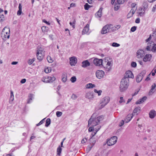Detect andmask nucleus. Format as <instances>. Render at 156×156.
<instances>
[{
  "instance_id": "1",
  "label": "nucleus",
  "mask_w": 156,
  "mask_h": 156,
  "mask_svg": "<svg viewBox=\"0 0 156 156\" xmlns=\"http://www.w3.org/2000/svg\"><path fill=\"white\" fill-rule=\"evenodd\" d=\"M102 60L101 59L95 58L93 60V63L96 66H100L102 65L105 69V71L108 72L111 69L112 66V62L108 61V60L105 61L103 63Z\"/></svg>"
},
{
  "instance_id": "2",
  "label": "nucleus",
  "mask_w": 156,
  "mask_h": 156,
  "mask_svg": "<svg viewBox=\"0 0 156 156\" xmlns=\"http://www.w3.org/2000/svg\"><path fill=\"white\" fill-rule=\"evenodd\" d=\"M94 114H93L88 122V126L92 125V126H94L99 124L100 122L102 121L104 119V116L103 115H100L96 118H94Z\"/></svg>"
},
{
  "instance_id": "3",
  "label": "nucleus",
  "mask_w": 156,
  "mask_h": 156,
  "mask_svg": "<svg viewBox=\"0 0 156 156\" xmlns=\"http://www.w3.org/2000/svg\"><path fill=\"white\" fill-rule=\"evenodd\" d=\"M129 85V80L127 78H122L121 81L119 90L121 92L125 91L128 89Z\"/></svg>"
},
{
  "instance_id": "4",
  "label": "nucleus",
  "mask_w": 156,
  "mask_h": 156,
  "mask_svg": "<svg viewBox=\"0 0 156 156\" xmlns=\"http://www.w3.org/2000/svg\"><path fill=\"white\" fill-rule=\"evenodd\" d=\"M146 49L148 51H151L155 52L156 51V44H155L154 42L150 41L147 43Z\"/></svg>"
},
{
  "instance_id": "5",
  "label": "nucleus",
  "mask_w": 156,
  "mask_h": 156,
  "mask_svg": "<svg viewBox=\"0 0 156 156\" xmlns=\"http://www.w3.org/2000/svg\"><path fill=\"white\" fill-rule=\"evenodd\" d=\"M117 137L116 136L112 137L110 139L107 140L106 143L108 146H112L114 145L117 142Z\"/></svg>"
},
{
  "instance_id": "6",
  "label": "nucleus",
  "mask_w": 156,
  "mask_h": 156,
  "mask_svg": "<svg viewBox=\"0 0 156 156\" xmlns=\"http://www.w3.org/2000/svg\"><path fill=\"white\" fill-rule=\"evenodd\" d=\"M3 32L4 33L5 38V39H9L10 36V28L6 27H5L3 30Z\"/></svg>"
},
{
  "instance_id": "7",
  "label": "nucleus",
  "mask_w": 156,
  "mask_h": 156,
  "mask_svg": "<svg viewBox=\"0 0 156 156\" xmlns=\"http://www.w3.org/2000/svg\"><path fill=\"white\" fill-rule=\"evenodd\" d=\"M109 32H110V24L106 25L103 27L101 31V33L104 34Z\"/></svg>"
},
{
  "instance_id": "8",
  "label": "nucleus",
  "mask_w": 156,
  "mask_h": 156,
  "mask_svg": "<svg viewBox=\"0 0 156 156\" xmlns=\"http://www.w3.org/2000/svg\"><path fill=\"white\" fill-rule=\"evenodd\" d=\"M145 71H142L139 73L136 76V81L138 83L140 82L142 80L143 77L145 74Z\"/></svg>"
},
{
  "instance_id": "9",
  "label": "nucleus",
  "mask_w": 156,
  "mask_h": 156,
  "mask_svg": "<svg viewBox=\"0 0 156 156\" xmlns=\"http://www.w3.org/2000/svg\"><path fill=\"white\" fill-rule=\"evenodd\" d=\"M133 77L134 76L132 72L131 71L128 70L126 71L125 74L123 78L129 79V78H133Z\"/></svg>"
},
{
  "instance_id": "10",
  "label": "nucleus",
  "mask_w": 156,
  "mask_h": 156,
  "mask_svg": "<svg viewBox=\"0 0 156 156\" xmlns=\"http://www.w3.org/2000/svg\"><path fill=\"white\" fill-rule=\"evenodd\" d=\"M121 26L120 25H117L113 26L112 24H110V32H114L120 28Z\"/></svg>"
},
{
  "instance_id": "11",
  "label": "nucleus",
  "mask_w": 156,
  "mask_h": 156,
  "mask_svg": "<svg viewBox=\"0 0 156 156\" xmlns=\"http://www.w3.org/2000/svg\"><path fill=\"white\" fill-rule=\"evenodd\" d=\"M104 74V72L102 70H98L96 73V77L99 79H101L103 77Z\"/></svg>"
},
{
  "instance_id": "12",
  "label": "nucleus",
  "mask_w": 156,
  "mask_h": 156,
  "mask_svg": "<svg viewBox=\"0 0 156 156\" xmlns=\"http://www.w3.org/2000/svg\"><path fill=\"white\" fill-rule=\"evenodd\" d=\"M136 56L138 58H141L144 55V51L142 49H139L137 51L136 53Z\"/></svg>"
},
{
  "instance_id": "13",
  "label": "nucleus",
  "mask_w": 156,
  "mask_h": 156,
  "mask_svg": "<svg viewBox=\"0 0 156 156\" xmlns=\"http://www.w3.org/2000/svg\"><path fill=\"white\" fill-rule=\"evenodd\" d=\"M69 60L70 65L72 66H75L77 62V59L75 57L70 58Z\"/></svg>"
},
{
  "instance_id": "14",
  "label": "nucleus",
  "mask_w": 156,
  "mask_h": 156,
  "mask_svg": "<svg viewBox=\"0 0 156 156\" xmlns=\"http://www.w3.org/2000/svg\"><path fill=\"white\" fill-rule=\"evenodd\" d=\"M85 97L89 99H92L94 98L93 93L92 92H89L86 93Z\"/></svg>"
},
{
  "instance_id": "15",
  "label": "nucleus",
  "mask_w": 156,
  "mask_h": 156,
  "mask_svg": "<svg viewBox=\"0 0 156 156\" xmlns=\"http://www.w3.org/2000/svg\"><path fill=\"white\" fill-rule=\"evenodd\" d=\"M152 57L151 55V54H146L143 59V61L144 62L150 61Z\"/></svg>"
},
{
  "instance_id": "16",
  "label": "nucleus",
  "mask_w": 156,
  "mask_h": 156,
  "mask_svg": "<svg viewBox=\"0 0 156 156\" xmlns=\"http://www.w3.org/2000/svg\"><path fill=\"white\" fill-rule=\"evenodd\" d=\"M147 99V97L146 96H144L141 99L138 100L136 102V104H140L144 102Z\"/></svg>"
},
{
  "instance_id": "17",
  "label": "nucleus",
  "mask_w": 156,
  "mask_h": 156,
  "mask_svg": "<svg viewBox=\"0 0 156 156\" xmlns=\"http://www.w3.org/2000/svg\"><path fill=\"white\" fill-rule=\"evenodd\" d=\"M110 98L109 97L107 96L104 98L102 100V102L105 105H107L109 101Z\"/></svg>"
},
{
  "instance_id": "18",
  "label": "nucleus",
  "mask_w": 156,
  "mask_h": 156,
  "mask_svg": "<svg viewBox=\"0 0 156 156\" xmlns=\"http://www.w3.org/2000/svg\"><path fill=\"white\" fill-rule=\"evenodd\" d=\"M82 66L83 68H86L90 65V62H89L88 60H86L83 61L82 63Z\"/></svg>"
},
{
  "instance_id": "19",
  "label": "nucleus",
  "mask_w": 156,
  "mask_h": 156,
  "mask_svg": "<svg viewBox=\"0 0 156 156\" xmlns=\"http://www.w3.org/2000/svg\"><path fill=\"white\" fill-rule=\"evenodd\" d=\"M133 116V114H128L126 116V119H125V121L127 123L130 121L131 119L132 118Z\"/></svg>"
},
{
  "instance_id": "20",
  "label": "nucleus",
  "mask_w": 156,
  "mask_h": 156,
  "mask_svg": "<svg viewBox=\"0 0 156 156\" xmlns=\"http://www.w3.org/2000/svg\"><path fill=\"white\" fill-rule=\"evenodd\" d=\"M156 112L154 110H151L149 112V115L151 119L154 118L155 116Z\"/></svg>"
},
{
  "instance_id": "21",
  "label": "nucleus",
  "mask_w": 156,
  "mask_h": 156,
  "mask_svg": "<svg viewBox=\"0 0 156 156\" xmlns=\"http://www.w3.org/2000/svg\"><path fill=\"white\" fill-rule=\"evenodd\" d=\"M43 53H37V59L40 61H41L43 58L44 55Z\"/></svg>"
},
{
  "instance_id": "22",
  "label": "nucleus",
  "mask_w": 156,
  "mask_h": 156,
  "mask_svg": "<svg viewBox=\"0 0 156 156\" xmlns=\"http://www.w3.org/2000/svg\"><path fill=\"white\" fill-rule=\"evenodd\" d=\"M102 9L100 8L98 11L95 14V16L97 18H100L102 16Z\"/></svg>"
},
{
  "instance_id": "23",
  "label": "nucleus",
  "mask_w": 156,
  "mask_h": 156,
  "mask_svg": "<svg viewBox=\"0 0 156 156\" xmlns=\"http://www.w3.org/2000/svg\"><path fill=\"white\" fill-rule=\"evenodd\" d=\"M89 25L87 24L86 26L84 27L82 31L83 34H87L89 31Z\"/></svg>"
},
{
  "instance_id": "24",
  "label": "nucleus",
  "mask_w": 156,
  "mask_h": 156,
  "mask_svg": "<svg viewBox=\"0 0 156 156\" xmlns=\"http://www.w3.org/2000/svg\"><path fill=\"white\" fill-rule=\"evenodd\" d=\"M94 136H93L91 137L90 139V145H92L93 146H94V144H95L96 142V139L93 137Z\"/></svg>"
},
{
  "instance_id": "25",
  "label": "nucleus",
  "mask_w": 156,
  "mask_h": 156,
  "mask_svg": "<svg viewBox=\"0 0 156 156\" xmlns=\"http://www.w3.org/2000/svg\"><path fill=\"white\" fill-rule=\"evenodd\" d=\"M48 83H52L55 80V76H48L47 77Z\"/></svg>"
},
{
  "instance_id": "26",
  "label": "nucleus",
  "mask_w": 156,
  "mask_h": 156,
  "mask_svg": "<svg viewBox=\"0 0 156 156\" xmlns=\"http://www.w3.org/2000/svg\"><path fill=\"white\" fill-rule=\"evenodd\" d=\"M37 53H43L44 54V49L43 48L38 46L37 47Z\"/></svg>"
},
{
  "instance_id": "27",
  "label": "nucleus",
  "mask_w": 156,
  "mask_h": 156,
  "mask_svg": "<svg viewBox=\"0 0 156 156\" xmlns=\"http://www.w3.org/2000/svg\"><path fill=\"white\" fill-rule=\"evenodd\" d=\"M95 85L91 83H89L87 84L86 85V87L87 88H91L95 87Z\"/></svg>"
},
{
  "instance_id": "28",
  "label": "nucleus",
  "mask_w": 156,
  "mask_h": 156,
  "mask_svg": "<svg viewBox=\"0 0 156 156\" xmlns=\"http://www.w3.org/2000/svg\"><path fill=\"white\" fill-rule=\"evenodd\" d=\"M41 28L42 31L45 34L46 33L48 30V27L43 26Z\"/></svg>"
},
{
  "instance_id": "29",
  "label": "nucleus",
  "mask_w": 156,
  "mask_h": 156,
  "mask_svg": "<svg viewBox=\"0 0 156 156\" xmlns=\"http://www.w3.org/2000/svg\"><path fill=\"white\" fill-rule=\"evenodd\" d=\"M140 107H138L136 108L133 110V113L134 114L136 113V115L138 114L137 112H139L140 111Z\"/></svg>"
},
{
  "instance_id": "30",
  "label": "nucleus",
  "mask_w": 156,
  "mask_h": 156,
  "mask_svg": "<svg viewBox=\"0 0 156 156\" xmlns=\"http://www.w3.org/2000/svg\"><path fill=\"white\" fill-rule=\"evenodd\" d=\"M34 95L33 94H30L29 96V99H28L27 103H30L31 101L33 98Z\"/></svg>"
},
{
  "instance_id": "31",
  "label": "nucleus",
  "mask_w": 156,
  "mask_h": 156,
  "mask_svg": "<svg viewBox=\"0 0 156 156\" xmlns=\"http://www.w3.org/2000/svg\"><path fill=\"white\" fill-rule=\"evenodd\" d=\"M136 4L135 3H133L131 4V6L132 7L131 10L133 11H135L137 9V7H136Z\"/></svg>"
},
{
  "instance_id": "32",
  "label": "nucleus",
  "mask_w": 156,
  "mask_h": 156,
  "mask_svg": "<svg viewBox=\"0 0 156 156\" xmlns=\"http://www.w3.org/2000/svg\"><path fill=\"white\" fill-rule=\"evenodd\" d=\"M135 12V11H133L131 10L127 15V18H129L132 16Z\"/></svg>"
},
{
  "instance_id": "33",
  "label": "nucleus",
  "mask_w": 156,
  "mask_h": 156,
  "mask_svg": "<svg viewBox=\"0 0 156 156\" xmlns=\"http://www.w3.org/2000/svg\"><path fill=\"white\" fill-rule=\"evenodd\" d=\"M67 76L65 74L62 76V81L63 82H65L67 80Z\"/></svg>"
},
{
  "instance_id": "34",
  "label": "nucleus",
  "mask_w": 156,
  "mask_h": 156,
  "mask_svg": "<svg viewBox=\"0 0 156 156\" xmlns=\"http://www.w3.org/2000/svg\"><path fill=\"white\" fill-rule=\"evenodd\" d=\"M62 151V149L59 146L57 149V154L60 155Z\"/></svg>"
},
{
  "instance_id": "35",
  "label": "nucleus",
  "mask_w": 156,
  "mask_h": 156,
  "mask_svg": "<svg viewBox=\"0 0 156 156\" xmlns=\"http://www.w3.org/2000/svg\"><path fill=\"white\" fill-rule=\"evenodd\" d=\"M51 123V120L49 118H48L46 121L45 124V126L46 127H48L49 125Z\"/></svg>"
},
{
  "instance_id": "36",
  "label": "nucleus",
  "mask_w": 156,
  "mask_h": 156,
  "mask_svg": "<svg viewBox=\"0 0 156 156\" xmlns=\"http://www.w3.org/2000/svg\"><path fill=\"white\" fill-rule=\"evenodd\" d=\"M156 87V85L155 83H154L151 86V89L150 90V93H153L154 92L153 91V90Z\"/></svg>"
},
{
  "instance_id": "37",
  "label": "nucleus",
  "mask_w": 156,
  "mask_h": 156,
  "mask_svg": "<svg viewBox=\"0 0 156 156\" xmlns=\"http://www.w3.org/2000/svg\"><path fill=\"white\" fill-rule=\"evenodd\" d=\"M101 127V126H98L97 128H96L94 129V134L93 135V136H94L96 134L97 132L100 129Z\"/></svg>"
},
{
  "instance_id": "38",
  "label": "nucleus",
  "mask_w": 156,
  "mask_h": 156,
  "mask_svg": "<svg viewBox=\"0 0 156 156\" xmlns=\"http://www.w3.org/2000/svg\"><path fill=\"white\" fill-rule=\"evenodd\" d=\"M117 3L119 4H122L124 3L125 1L126 2L128 0H117Z\"/></svg>"
},
{
  "instance_id": "39",
  "label": "nucleus",
  "mask_w": 156,
  "mask_h": 156,
  "mask_svg": "<svg viewBox=\"0 0 156 156\" xmlns=\"http://www.w3.org/2000/svg\"><path fill=\"white\" fill-rule=\"evenodd\" d=\"M47 58L48 62L49 63H51L53 61V60L52 59L51 57L49 56H48Z\"/></svg>"
},
{
  "instance_id": "40",
  "label": "nucleus",
  "mask_w": 156,
  "mask_h": 156,
  "mask_svg": "<svg viewBox=\"0 0 156 156\" xmlns=\"http://www.w3.org/2000/svg\"><path fill=\"white\" fill-rule=\"evenodd\" d=\"M35 58H33V59H29L28 61V63L30 65L33 63V62L35 61Z\"/></svg>"
},
{
  "instance_id": "41",
  "label": "nucleus",
  "mask_w": 156,
  "mask_h": 156,
  "mask_svg": "<svg viewBox=\"0 0 156 156\" xmlns=\"http://www.w3.org/2000/svg\"><path fill=\"white\" fill-rule=\"evenodd\" d=\"M94 91L95 93H96L98 94V96H100L101 94V93H102V91L101 90H100L98 91L96 89H95Z\"/></svg>"
},
{
  "instance_id": "42",
  "label": "nucleus",
  "mask_w": 156,
  "mask_h": 156,
  "mask_svg": "<svg viewBox=\"0 0 156 156\" xmlns=\"http://www.w3.org/2000/svg\"><path fill=\"white\" fill-rule=\"evenodd\" d=\"M106 105H105V104L103 103L102 102L100 103V105L99 106V109H101L104 107Z\"/></svg>"
},
{
  "instance_id": "43",
  "label": "nucleus",
  "mask_w": 156,
  "mask_h": 156,
  "mask_svg": "<svg viewBox=\"0 0 156 156\" xmlns=\"http://www.w3.org/2000/svg\"><path fill=\"white\" fill-rule=\"evenodd\" d=\"M76 78L75 76L72 77L70 79V80L72 83L75 82L76 81Z\"/></svg>"
},
{
  "instance_id": "44",
  "label": "nucleus",
  "mask_w": 156,
  "mask_h": 156,
  "mask_svg": "<svg viewBox=\"0 0 156 156\" xmlns=\"http://www.w3.org/2000/svg\"><path fill=\"white\" fill-rule=\"evenodd\" d=\"M51 68H47L46 69H45L44 70V72L46 73H48L51 72Z\"/></svg>"
},
{
  "instance_id": "45",
  "label": "nucleus",
  "mask_w": 156,
  "mask_h": 156,
  "mask_svg": "<svg viewBox=\"0 0 156 156\" xmlns=\"http://www.w3.org/2000/svg\"><path fill=\"white\" fill-rule=\"evenodd\" d=\"M76 21L75 20H74L72 22H70L69 23V24L70 26H72L73 28H75V23Z\"/></svg>"
},
{
  "instance_id": "46",
  "label": "nucleus",
  "mask_w": 156,
  "mask_h": 156,
  "mask_svg": "<svg viewBox=\"0 0 156 156\" xmlns=\"http://www.w3.org/2000/svg\"><path fill=\"white\" fill-rule=\"evenodd\" d=\"M119 6L117 5V4H115L114 6V9L115 11H117L119 9Z\"/></svg>"
},
{
  "instance_id": "47",
  "label": "nucleus",
  "mask_w": 156,
  "mask_h": 156,
  "mask_svg": "<svg viewBox=\"0 0 156 156\" xmlns=\"http://www.w3.org/2000/svg\"><path fill=\"white\" fill-rule=\"evenodd\" d=\"M94 146H93V145H90H90H89L88 146H87V151H89Z\"/></svg>"
},
{
  "instance_id": "48",
  "label": "nucleus",
  "mask_w": 156,
  "mask_h": 156,
  "mask_svg": "<svg viewBox=\"0 0 156 156\" xmlns=\"http://www.w3.org/2000/svg\"><path fill=\"white\" fill-rule=\"evenodd\" d=\"M62 112L59 111H57L56 112V115L58 117L61 116L62 115Z\"/></svg>"
},
{
  "instance_id": "49",
  "label": "nucleus",
  "mask_w": 156,
  "mask_h": 156,
  "mask_svg": "<svg viewBox=\"0 0 156 156\" xmlns=\"http://www.w3.org/2000/svg\"><path fill=\"white\" fill-rule=\"evenodd\" d=\"M84 9L86 10H87L90 7V5H89L87 3L84 6Z\"/></svg>"
},
{
  "instance_id": "50",
  "label": "nucleus",
  "mask_w": 156,
  "mask_h": 156,
  "mask_svg": "<svg viewBox=\"0 0 156 156\" xmlns=\"http://www.w3.org/2000/svg\"><path fill=\"white\" fill-rule=\"evenodd\" d=\"M112 46L114 47H118L120 46V44L115 42H114L112 43Z\"/></svg>"
},
{
  "instance_id": "51",
  "label": "nucleus",
  "mask_w": 156,
  "mask_h": 156,
  "mask_svg": "<svg viewBox=\"0 0 156 156\" xmlns=\"http://www.w3.org/2000/svg\"><path fill=\"white\" fill-rule=\"evenodd\" d=\"M136 29V26H133L131 27L130 29V31L132 32H134Z\"/></svg>"
},
{
  "instance_id": "52",
  "label": "nucleus",
  "mask_w": 156,
  "mask_h": 156,
  "mask_svg": "<svg viewBox=\"0 0 156 156\" xmlns=\"http://www.w3.org/2000/svg\"><path fill=\"white\" fill-rule=\"evenodd\" d=\"M131 66L133 67H136V62H132L131 63Z\"/></svg>"
},
{
  "instance_id": "53",
  "label": "nucleus",
  "mask_w": 156,
  "mask_h": 156,
  "mask_svg": "<svg viewBox=\"0 0 156 156\" xmlns=\"http://www.w3.org/2000/svg\"><path fill=\"white\" fill-rule=\"evenodd\" d=\"M44 119L42 120L38 123L36 125V126H38L42 124L44 122Z\"/></svg>"
},
{
  "instance_id": "54",
  "label": "nucleus",
  "mask_w": 156,
  "mask_h": 156,
  "mask_svg": "<svg viewBox=\"0 0 156 156\" xmlns=\"http://www.w3.org/2000/svg\"><path fill=\"white\" fill-rule=\"evenodd\" d=\"M124 124V121L123 120H122L119 123V126H122Z\"/></svg>"
},
{
  "instance_id": "55",
  "label": "nucleus",
  "mask_w": 156,
  "mask_h": 156,
  "mask_svg": "<svg viewBox=\"0 0 156 156\" xmlns=\"http://www.w3.org/2000/svg\"><path fill=\"white\" fill-rule=\"evenodd\" d=\"M42 81L44 83H48L47 78H43V79H42Z\"/></svg>"
},
{
  "instance_id": "56",
  "label": "nucleus",
  "mask_w": 156,
  "mask_h": 156,
  "mask_svg": "<svg viewBox=\"0 0 156 156\" xmlns=\"http://www.w3.org/2000/svg\"><path fill=\"white\" fill-rule=\"evenodd\" d=\"M120 100L119 101V102L120 103H121L122 102H124V100L123 99V97H121L120 98Z\"/></svg>"
},
{
  "instance_id": "57",
  "label": "nucleus",
  "mask_w": 156,
  "mask_h": 156,
  "mask_svg": "<svg viewBox=\"0 0 156 156\" xmlns=\"http://www.w3.org/2000/svg\"><path fill=\"white\" fill-rule=\"evenodd\" d=\"M94 127H90L88 129V131L90 132H92L94 130Z\"/></svg>"
},
{
  "instance_id": "58",
  "label": "nucleus",
  "mask_w": 156,
  "mask_h": 156,
  "mask_svg": "<svg viewBox=\"0 0 156 156\" xmlns=\"http://www.w3.org/2000/svg\"><path fill=\"white\" fill-rule=\"evenodd\" d=\"M72 98L73 99H75L77 98V96L75 94H73L72 96Z\"/></svg>"
},
{
  "instance_id": "59",
  "label": "nucleus",
  "mask_w": 156,
  "mask_h": 156,
  "mask_svg": "<svg viewBox=\"0 0 156 156\" xmlns=\"http://www.w3.org/2000/svg\"><path fill=\"white\" fill-rule=\"evenodd\" d=\"M152 36L154 37H156V29L153 32Z\"/></svg>"
},
{
  "instance_id": "60",
  "label": "nucleus",
  "mask_w": 156,
  "mask_h": 156,
  "mask_svg": "<svg viewBox=\"0 0 156 156\" xmlns=\"http://www.w3.org/2000/svg\"><path fill=\"white\" fill-rule=\"evenodd\" d=\"M138 13L139 15H140V16H141L142 15H143L144 13V12H141L140 11H140H138Z\"/></svg>"
},
{
  "instance_id": "61",
  "label": "nucleus",
  "mask_w": 156,
  "mask_h": 156,
  "mask_svg": "<svg viewBox=\"0 0 156 156\" xmlns=\"http://www.w3.org/2000/svg\"><path fill=\"white\" fill-rule=\"evenodd\" d=\"M26 80L25 79H22L20 81V82L22 83H24L26 82Z\"/></svg>"
},
{
  "instance_id": "62",
  "label": "nucleus",
  "mask_w": 156,
  "mask_h": 156,
  "mask_svg": "<svg viewBox=\"0 0 156 156\" xmlns=\"http://www.w3.org/2000/svg\"><path fill=\"white\" fill-rule=\"evenodd\" d=\"M151 39V35H150L149 37L146 40V42H148L149 41H150V40Z\"/></svg>"
},
{
  "instance_id": "63",
  "label": "nucleus",
  "mask_w": 156,
  "mask_h": 156,
  "mask_svg": "<svg viewBox=\"0 0 156 156\" xmlns=\"http://www.w3.org/2000/svg\"><path fill=\"white\" fill-rule=\"evenodd\" d=\"M156 10V5H155L152 8V11L154 12Z\"/></svg>"
},
{
  "instance_id": "64",
  "label": "nucleus",
  "mask_w": 156,
  "mask_h": 156,
  "mask_svg": "<svg viewBox=\"0 0 156 156\" xmlns=\"http://www.w3.org/2000/svg\"><path fill=\"white\" fill-rule=\"evenodd\" d=\"M22 13V10H19L17 12V14L18 15H21V13Z\"/></svg>"
}]
</instances>
